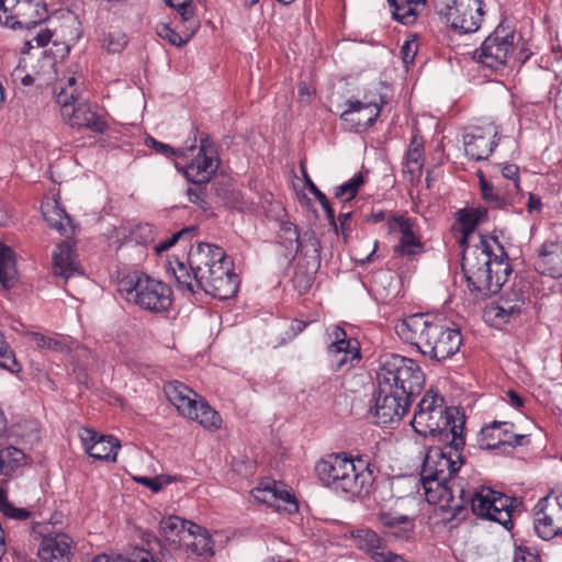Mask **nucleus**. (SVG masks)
Masks as SVG:
<instances>
[{"label": "nucleus", "mask_w": 562, "mask_h": 562, "mask_svg": "<svg viewBox=\"0 0 562 562\" xmlns=\"http://www.w3.org/2000/svg\"><path fill=\"white\" fill-rule=\"evenodd\" d=\"M518 171V167L514 164L506 165L502 169L503 178L507 180L505 189L512 191L516 198L519 194Z\"/></svg>", "instance_id": "864d4df0"}, {"label": "nucleus", "mask_w": 562, "mask_h": 562, "mask_svg": "<svg viewBox=\"0 0 562 562\" xmlns=\"http://www.w3.org/2000/svg\"><path fill=\"white\" fill-rule=\"evenodd\" d=\"M406 160L408 172L413 176H420L424 164V150L408 148Z\"/></svg>", "instance_id": "5fc2aeb1"}, {"label": "nucleus", "mask_w": 562, "mask_h": 562, "mask_svg": "<svg viewBox=\"0 0 562 562\" xmlns=\"http://www.w3.org/2000/svg\"><path fill=\"white\" fill-rule=\"evenodd\" d=\"M184 164L176 162V168L183 172L191 183H209L220 166L217 148L211 137L202 133L200 146L194 151H187Z\"/></svg>", "instance_id": "9d476101"}, {"label": "nucleus", "mask_w": 562, "mask_h": 562, "mask_svg": "<svg viewBox=\"0 0 562 562\" xmlns=\"http://www.w3.org/2000/svg\"><path fill=\"white\" fill-rule=\"evenodd\" d=\"M467 506L470 505L473 514L493 520L509 529L513 526L512 515L518 504L516 498L481 486L473 492L465 488Z\"/></svg>", "instance_id": "1a4fd4ad"}, {"label": "nucleus", "mask_w": 562, "mask_h": 562, "mask_svg": "<svg viewBox=\"0 0 562 562\" xmlns=\"http://www.w3.org/2000/svg\"><path fill=\"white\" fill-rule=\"evenodd\" d=\"M168 271L173 274L180 291H186L190 294H195L199 291L206 293V288L203 284H200L198 277L191 271V269H188L182 261H179L178 259L169 261Z\"/></svg>", "instance_id": "473e14b6"}, {"label": "nucleus", "mask_w": 562, "mask_h": 562, "mask_svg": "<svg viewBox=\"0 0 562 562\" xmlns=\"http://www.w3.org/2000/svg\"><path fill=\"white\" fill-rule=\"evenodd\" d=\"M0 368L9 371L10 373H18L21 371V364L18 362L15 353L4 334L0 330Z\"/></svg>", "instance_id": "c03bdc74"}, {"label": "nucleus", "mask_w": 562, "mask_h": 562, "mask_svg": "<svg viewBox=\"0 0 562 562\" xmlns=\"http://www.w3.org/2000/svg\"><path fill=\"white\" fill-rule=\"evenodd\" d=\"M127 36L120 30H110L104 33L102 47L111 54L121 53L127 45Z\"/></svg>", "instance_id": "de8ad7c7"}, {"label": "nucleus", "mask_w": 562, "mask_h": 562, "mask_svg": "<svg viewBox=\"0 0 562 562\" xmlns=\"http://www.w3.org/2000/svg\"><path fill=\"white\" fill-rule=\"evenodd\" d=\"M352 538L355 546L374 562H408L403 555L390 551L385 540L371 529H358L352 532Z\"/></svg>", "instance_id": "4be33fe9"}, {"label": "nucleus", "mask_w": 562, "mask_h": 562, "mask_svg": "<svg viewBox=\"0 0 562 562\" xmlns=\"http://www.w3.org/2000/svg\"><path fill=\"white\" fill-rule=\"evenodd\" d=\"M498 134L499 128L493 123L469 127L463 135L467 156L477 161L487 159L498 144Z\"/></svg>", "instance_id": "6ab92c4d"}, {"label": "nucleus", "mask_w": 562, "mask_h": 562, "mask_svg": "<svg viewBox=\"0 0 562 562\" xmlns=\"http://www.w3.org/2000/svg\"><path fill=\"white\" fill-rule=\"evenodd\" d=\"M461 267L468 288L476 297L498 292L512 272L504 248L496 239L485 237L463 250Z\"/></svg>", "instance_id": "f03ea898"}, {"label": "nucleus", "mask_w": 562, "mask_h": 562, "mask_svg": "<svg viewBox=\"0 0 562 562\" xmlns=\"http://www.w3.org/2000/svg\"><path fill=\"white\" fill-rule=\"evenodd\" d=\"M199 27H192L191 23H182L180 31H175L169 24L160 23L156 27V33L159 37L167 40L175 46L186 45L190 38L195 34Z\"/></svg>", "instance_id": "58836bf2"}, {"label": "nucleus", "mask_w": 562, "mask_h": 562, "mask_svg": "<svg viewBox=\"0 0 562 562\" xmlns=\"http://www.w3.org/2000/svg\"><path fill=\"white\" fill-rule=\"evenodd\" d=\"M452 438L443 441V448L428 450L423 462L420 477L428 503L438 505L452 518H457L467 509L465 486L468 483L457 476L464 463L462 450L465 445L464 436L456 432V426L450 431Z\"/></svg>", "instance_id": "f257e3e1"}, {"label": "nucleus", "mask_w": 562, "mask_h": 562, "mask_svg": "<svg viewBox=\"0 0 562 562\" xmlns=\"http://www.w3.org/2000/svg\"><path fill=\"white\" fill-rule=\"evenodd\" d=\"M315 472L323 485L351 497L368 495L374 482L368 460L362 457L348 458L345 453H333L321 459Z\"/></svg>", "instance_id": "39448f33"}, {"label": "nucleus", "mask_w": 562, "mask_h": 562, "mask_svg": "<svg viewBox=\"0 0 562 562\" xmlns=\"http://www.w3.org/2000/svg\"><path fill=\"white\" fill-rule=\"evenodd\" d=\"M386 213L384 211H372L371 214L367 217V222L372 224H378L380 222H383L384 220L387 221Z\"/></svg>", "instance_id": "774afa93"}, {"label": "nucleus", "mask_w": 562, "mask_h": 562, "mask_svg": "<svg viewBox=\"0 0 562 562\" xmlns=\"http://www.w3.org/2000/svg\"><path fill=\"white\" fill-rule=\"evenodd\" d=\"M535 530L543 540L562 536V491L538 502L535 507Z\"/></svg>", "instance_id": "f3484780"}, {"label": "nucleus", "mask_w": 562, "mask_h": 562, "mask_svg": "<svg viewBox=\"0 0 562 562\" xmlns=\"http://www.w3.org/2000/svg\"><path fill=\"white\" fill-rule=\"evenodd\" d=\"M395 333L403 341L415 346L424 356L436 361L452 357L462 342L458 328H451L429 314H413L398 321Z\"/></svg>", "instance_id": "7ed1b4c3"}, {"label": "nucleus", "mask_w": 562, "mask_h": 562, "mask_svg": "<svg viewBox=\"0 0 562 562\" xmlns=\"http://www.w3.org/2000/svg\"><path fill=\"white\" fill-rule=\"evenodd\" d=\"M514 40V31L498 25L474 50L473 59L492 70L503 69L513 55Z\"/></svg>", "instance_id": "f8f14e48"}, {"label": "nucleus", "mask_w": 562, "mask_h": 562, "mask_svg": "<svg viewBox=\"0 0 562 562\" xmlns=\"http://www.w3.org/2000/svg\"><path fill=\"white\" fill-rule=\"evenodd\" d=\"M119 562H157L153 554L144 549L137 550L133 553L132 558H125L122 555H117Z\"/></svg>", "instance_id": "680f3d73"}, {"label": "nucleus", "mask_w": 562, "mask_h": 562, "mask_svg": "<svg viewBox=\"0 0 562 562\" xmlns=\"http://www.w3.org/2000/svg\"><path fill=\"white\" fill-rule=\"evenodd\" d=\"M525 304L521 291L512 289L505 291L495 304L490 305L485 315L497 324H505L519 317Z\"/></svg>", "instance_id": "b1692460"}, {"label": "nucleus", "mask_w": 562, "mask_h": 562, "mask_svg": "<svg viewBox=\"0 0 562 562\" xmlns=\"http://www.w3.org/2000/svg\"><path fill=\"white\" fill-rule=\"evenodd\" d=\"M18 281L14 251L0 243V283L10 289Z\"/></svg>", "instance_id": "4c0bfd02"}, {"label": "nucleus", "mask_w": 562, "mask_h": 562, "mask_svg": "<svg viewBox=\"0 0 562 562\" xmlns=\"http://www.w3.org/2000/svg\"><path fill=\"white\" fill-rule=\"evenodd\" d=\"M508 403L515 407L519 408L524 405V398L514 390H508L506 392Z\"/></svg>", "instance_id": "338daca9"}, {"label": "nucleus", "mask_w": 562, "mask_h": 562, "mask_svg": "<svg viewBox=\"0 0 562 562\" xmlns=\"http://www.w3.org/2000/svg\"><path fill=\"white\" fill-rule=\"evenodd\" d=\"M376 385L414 398L424 389L425 374L413 359L389 353L379 359Z\"/></svg>", "instance_id": "6e6552de"}, {"label": "nucleus", "mask_w": 562, "mask_h": 562, "mask_svg": "<svg viewBox=\"0 0 562 562\" xmlns=\"http://www.w3.org/2000/svg\"><path fill=\"white\" fill-rule=\"evenodd\" d=\"M418 52V43L416 38L406 40L401 47L403 63L407 66L412 64Z\"/></svg>", "instance_id": "4d7b16f0"}, {"label": "nucleus", "mask_w": 562, "mask_h": 562, "mask_svg": "<svg viewBox=\"0 0 562 562\" xmlns=\"http://www.w3.org/2000/svg\"><path fill=\"white\" fill-rule=\"evenodd\" d=\"M79 437L85 447V451L93 459L112 462L116 460L117 450L121 445L115 437L111 435H100L89 428H82L79 432Z\"/></svg>", "instance_id": "5701e85b"}, {"label": "nucleus", "mask_w": 562, "mask_h": 562, "mask_svg": "<svg viewBox=\"0 0 562 562\" xmlns=\"http://www.w3.org/2000/svg\"><path fill=\"white\" fill-rule=\"evenodd\" d=\"M515 562H540V557L533 549L518 547L515 551Z\"/></svg>", "instance_id": "052dcab7"}, {"label": "nucleus", "mask_w": 562, "mask_h": 562, "mask_svg": "<svg viewBox=\"0 0 562 562\" xmlns=\"http://www.w3.org/2000/svg\"><path fill=\"white\" fill-rule=\"evenodd\" d=\"M363 183L364 178L362 173L358 172L345 183L336 187L335 196L346 202L350 201L357 195L358 190Z\"/></svg>", "instance_id": "49530a36"}, {"label": "nucleus", "mask_w": 562, "mask_h": 562, "mask_svg": "<svg viewBox=\"0 0 562 562\" xmlns=\"http://www.w3.org/2000/svg\"><path fill=\"white\" fill-rule=\"evenodd\" d=\"M393 16L403 24H409L415 21L416 13L411 4H408L404 7H395Z\"/></svg>", "instance_id": "bf43d9fd"}, {"label": "nucleus", "mask_w": 562, "mask_h": 562, "mask_svg": "<svg viewBox=\"0 0 562 562\" xmlns=\"http://www.w3.org/2000/svg\"><path fill=\"white\" fill-rule=\"evenodd\" d=\"M351 212L340 213L338 215V221L341 229V234L345 235L346 233L351 231Z\"/></svg>", "instance_id": "0e129e2a"}, {"label": "nucleus", "mask_w": 562, "mask_h": 562, "mask_svg": "<svg viewBox=\"0 0 562 562\" xmlns=\"http://www.w3.org/2000/svg\"><path fill=\"white\" fill-rule=\"evenodd\" d=\"M195 231V227H189V228H183L179 232H177L176 234H173L171 237H169L168 239H166L165 241H161L159 245L156 246V251L158 254L169 249L170 247H172L179 239L183 238V237H187V236H192L193 233Z\"/></svg>", "instance_id": "6e6d98bb"}, {"label": "nucleus", "mask_w": 562, "mask_h": 562, "mask_svg": "<svg viewBox=\"0 0 562 562\" xmlns=\"http://www.w3.org/2000/svg\"><path fill=\"white\" fill-rule=\"evenodd\" d=\"M30 341H32L41 350H52L63 352L65 344L55 337L46 336L41 333L31 331L27 334Z\"/></svg>", "instance_id": "8fccbe9b"}, {"label": "nucleus", "mask_w": 562, "mask_h": 562, "mask_svg": "<svg viewBox=\"0 0 562 562\" xmlns=\"http://www.w3.org/2000/svg\"><path fill=\"white\" fill-rule=\"evenodd\" d=\"M52 36L53 34L48 29H42L32 41H34L38 47H44L50 42Z\"/></svg>", "instance_id": "e2e57ef3"}, {"label": "nucleus", "mask_w": 562, "mask_h": 562, "mask_svg": "<svg viewBox=\"0 0 562 562\" xmlns=\"http://www.w3.org/2000/svg\"><path fill=\"white\" fill-rule=\"evenodd\" d=\"M535 268L543 276L562 278V243H543L537 250Z\"/></svg>", "instance_id": "393cba45"}, {"label": "nucleus", "mask_w": 562, "mask_h": 562, "mask_svg": "<svg viewBox=\"0 0 562 562\" xmlns=\"http://www.w3.org/2000/svg\"><path fill=\"white\" fill-rule=\"evenodd\" d=\"M159 529L166 540L175 547L180 548L182 541L191 538L192 530H199V525L182 519L179 516L170 515L160 520Z\"/></svg>", "instance_id": "cd10ccee"}, {"label": "nucleus", "mask_w": 562, "mask_h": 562, "mask_svg": "<svg viewBox=\"0 0 562 562\" xmlns=\"http://www.w3.org/2000/svg\"><path fill=\"white\" fill-rule=\"evenodd\" d=\"M47 18L43 0H0V24L10 29H31Z\"/></svg>", "instance_id": "ddd939ff"}, {"label": "nucleus", "mask_w": 562, "mask_h": 562, "mask_svg": "<svg viewBox=\"0 0 562 562\" xmlns=\"http://www.w3.org/2000/svg\"><path fill=\"white\" fill-rule=\"evenodd\" d=\"M134 480L136 482L140 483L142 485L150 488L155 493L161 491L166 484H169L171 482L170 479H164L161 476H156V477L138 476V477H135Z\"/></svg>", "instance_id": "13d9d810"}, {"label": "nucleus", "mask_w": 562, "mask_h": 562, "mask_svg": "<svg viewBox=\"0 0 562 562\" xmlns=\"http://www.w3.org/2000/svg\"><path fill=\"white\" fill-rule=\"evenodd\" d=\"M283 231L290 234V244H295L296 254L319 259L322 246L313 231L307 229L303 234H299L297 227L292 223H284Z\"/></svg>", "instance_id": "c756f323"}, {"label": "nucleus", "mask_w": 562, "mask_h": 562, "mask_svg": "<svg viewBox=\"0 0 562 562\" xmlns=\"http://www.w3.org/2000/svg\"><path fill=\"white\" fill-rule=\"evenodd\" d=\"M53 273L68 281L74 276H81L80 265L71 244H58L53 251Z\"/></svg>", "instance_id": "bb28decb"}, {"label": "nucleus", "mask_w": 562, "mask_h": 562, "mask_svg": "<svg viewBox=\"0 0 562 562\" xmlns=\"http://www.w3.org/2000/svg\"><path fill=\"white\" fill-rule=\"evenodd\" d=\"M308 189L314 194V196L318 200L322 207L325 211L326 217L331 226H334L335 231L338 232L336 218H335V212L333 207L330 206V203L327 199V196L311 181L308 180Z\"/></svg>", "instance_id": "3c124183"}, {"label": "nucleus", "mask_w": 562, "mask_h": 562, "mask_svg": "<svg viewBox=\"0 0 562 562\" xmlns=\"http://www.w3.org/2000/svg\"><path fill=\"white\" fill-rule=\"evenodd\" d=\"M117 292L126 302L154 314L167 312L172 304L170 286L143 272L120 279Z\"/></svg>", "instance_id": "0eeeda50"}, {"label": "nucleus", "mask_w": 562, "mask_h": 562, "mask_svg": "<svg viewBox=\"0 0 562 562\" xmlns=\"http://www.w3.org/2000/svg\"><path fill=\"white\" fill-rule=\"evenodd\" d=\"M378 519L384 527L394 530L395 537H403L414 528L413 519L406 515H396L390 512H380Z\"/></svg>", "instance_id": "ea45409f"}, {"label": "nucleus", "mask_w": 562, "mask_h": 562, "mask_svg": "<svg viewBox=\"0 0 562 562\" xmlns=\"http://www.w3.org/2000/svg\"><path fill=\"white\" fill-rule=\"evenodd\" d=\"M487 220V210L485 207H469L458 212V222L461 226L462 237L460 245L467 243L468 236L474 232L476 226Z\"/></svg>", "instance_id": "e433bc0d"}, {"label": "nucleus", "mask_w": 562, "mask_h": 562, "mask_svg": "<svg viewBox=\"0 0 562 562\" xmlns=\"http://www.w3.org/2000/svg\"><path fill=\"white\" fill-rule=\"evenodd\" d=\"M56 101L61 106V116L72 127H86L99 134H103L108 130V123L97 112V106L88 102L68 101L67 89L57 93Z\"/></svg>", "instance_id": "2eb2a0df"}, {"label": "nucleus", "mask_w": 562, "mask_h": 562, "mask_svg": "<svg viewBox=\"0 0 562 562\" xmlns=\"http://www.w3.org/2000/svg\"><path fill=\"white\" fill-rule=\"evenodd\" d=\"M192 409V415L187 416L189 419L198 422L204 428L218 429L221 427V416L204 401H198Z\"/></svg>", "instance_id": "a19ab883"}, {"label": "nucleus", "mask_w": 562, "mask_h": 562, "mask_svg": "<svg viewBox=\"0 0 562 562\" xmlns=\"http://www.w3.org/2000/svg\"><path fill=\"white\" fill-rule=\"evenodd\" d=\"M528 442L526 435L515 434L514 424L508 422H492L483 427L477 438L481 449L494 450L502 447L516 448Z\"/></svg>", "instance_id": "aec40b11"}, {"label": "nucleus", "mask_w": 562, "mask_h": 562, "mask_svg": "<svg viewBox=\"0 0 562 562\" xmlns=\"http://www.w3.org/2000/svg\"><path fill=\"white\" fill-rule=\"evenodd\" d=\"M167 3L177 10L181 23H191L192 27H200L193 0H167Z\"/></svg>", "instance_id": "a18cd8bd"}, {"label": "nucleus", "mask_w": 562, "mask_h": 562, "mask_svg": "<svg viewBox=\"0 0 562 562\" xmlns=\"http://www.w3.org/2000/svg\"><path fill=\"white\" fill-rule=\"evenodd\" d=\"M385 103L382 95H379V100L368 99V97H364L363 101L347 100L340 120L349 131H364L375 123Z\"/></svg>", "instance_id": "a211bd4d"}, {"label": "nucleus", "mask_w": 562, "mask_h": 562, "mask_svg": "<svg viewBox=\"0 0 562 562\" xmlns=\"http://www.w3.org/2000/svg\"><path fill=\"white\" fill-rule=\"evenodd\" d=\"M413 397L400 395L392 390H383L378 386L374 404V416L378 424L400 422L412 404Z\"/></svg>", "instance_id": "412c9836"}, {"label": "nucleus", "mask_w": 562, "mask_h": 562, "mask_svg": "<svg viewBox=\"0 0 562 562\" xmlns=\"http://www.w3.org/2000/svg\"><path fill=\"white\" fill-rule=\"evenodd\" d=\"M168 271L173 274L180 291H186L190 294H195L199 291L206 293V288L203 284H200L198 277L191 271V269H188L182 261H179L178 259L169 261Z\"/></svg>", "instance_id": "2f4dec72"}, {"label": "nucleus", "mask_w": 562, "mask_h": 562, "mask_svg": "<svg viewBox=\"0 0 562 562\" xmlns=\"http://www.w3.org/2000/svg\"><path fill=\"white\" fill-rule=\"evenodd\" d=\"M26 464V454L13 446L0 445V475L12 476Z\"/></svg>", "instance_id": "f704fd0d"}, {"label": "nucleus", "mask_w": 562, "mask_h": 562, "mask_svg": "<svg viewBox=\"0 0 562 562\" xmlns=\"http://www.w3.org/2000/svg\"><path fill=\"white\" fill-rule=\"evenodd\" d=\"M8 480L0 481V512L8 518L15 520H26L31 517V512L15 507L8 501V490H7Z\"/></svg>", "instance_id": "79ce46f5"}, {"label": "nucleus", "mask_w": 562, "mask_h": 562, "mask_svg": "<svg viewBox=\"0 0 562 562\" xmlns=\"http://www.w3.org/2000/svg\"><path fill=\"white\" fill-rule=\"evenodd\" d=\"M195 142H196V136H194V138L192 139L190 145H187L186 147H182V148L175 149L171 146H169L168 144H164V143L158 142L151 137L148 139V143H150V146L157 153L165 155L167 157L175 156L177 158L187 157L188 156L187 151H194L195 150Z\"/></svg>", "instance_id": "09e8293b"}, {"label": "nucleus", "mask_w": 562, "mask_h": 562, "mask_svg": "<svg viewBox=\"0 0 562 562\" xmlns=\"http://www.w3.org/2000/svg\"><path fill=\"white\" fill-rule=\"evenodd\" d=\"M214 543L206 529L199 526V530H192L191 538L182 541L183 549L189 557L210 558L214 554Z\"/></svg>", "instance_id": "7c9ffc66"}, {"label": "nucleus", "mask_w": 562, "mask_h": 562, "mask_svg": "<svg viewBox=\"0 0 562 562\" xmlns=\"http://www.w3.org/2000/svg\"><path fill=\"white\" fill-rule=\"evenodd\" d=\"M194 187H190L187 190V194L189 198V201L191 203L196 204L202 210L209 209V203L206 201V184L207 183H193Z\"/></svg>", "instance_id": "603ef678"}, {"label": "nucleus", "mask_w": 562, "mask_h": 562, "mask_svg": "<svg viewBox=\"0 0 562 562\" xmlns=\"http://www.w3.org/2000/svg\"><path fill=\"white\" fill-rule=\"evenodd\" d=\"M76 83H77V78L72 76V77H69L67 79V86L60 88V91L63 89H67V91H68V101H70V102L77 100V94H76L77 89L75 88Z\"/></svg>", "instance_id": "69168bd1"}, {"label": "nucleus", "mask_w": 562, "mask_h": 562, "mask_svg": "<svg viewBox=\"0 0 562 562\" xmlns=\"http://www.w3.org/2000/svg\"><path fill=\"white\" fill-rule=\"evenodd\" d=\"M252 496L258 502L266 503L270 506L279 507L276 502L281 501L282 503L292 505L295 509L297 508L294 496L288 491L278 488L276 482L267 483L265 485L261 484L259 487L252 491Z\"/></svg>", "instance_id": "72a5a7b5"}, {"label": "nucleus", "mask_w": 562, "mask_h": 562, "mask_svg": "<svg viewBox=\"0 0 562 562\" xmlns=\"http://www.w3.org/2000/svg\"><path fill=\"white\" fill-rule=\"evenodd\" d=\"M385 224L389 234L400 235L398 243L394 246L397 256L411 259L424 252L418 225L406 213L391 214Z\"/></svg>", "instance_id": "dca6fc26"}, {"label": "nucleus", "mask_w": 562, "mask_h": 562, "mask_svg": "<svg viewBox=\"0 0 562 562\" xmlns=\"http://www.w3.org/2000/svg\"><path fill=\"white\" fill-rule=\"evenodd\" d=\"M436 12L451 29L468 34L476 32L482 22V0H432Z\"/></svg>", "instance_id": "9b49d317"}, {"label": "nucleus", "mask_w": 562, "mask_h": 562, "mask_svg": "<svg viewBox=\"0 0 562 562\" xmlns=\"http://www.w3.org/2000/svg\"><path fill=\"white\" fill-rule=\"evenodd\" d=\"M42 213L49 225L58 231H65L70 218L66 212L59 207L57 201H49L42 205Z\"/></svg>", "instance_id": "37998d69"}, {"label": "nucleus", "mask_w": 562, "mask_h": 562, "mask_svg": "<svg viewBox=\"0 0 562 562\" xmlns=\"http://www.w3.org/2000/svg\"><path fill=\"white\" fill-rule=\"evenodd\" d=\"M188 262L200 284L206 288V294L228 300L237 293L239 280L233 271V262L217 245L198 244L189 250Z\"/></svg>", "instance_id": "20e7f679"}, {"label": "nucleus", "mask_w": 562, "mask_h": 562, "mask_svg": "<svg viewBox=\"0 0 562 562\" xmlns=\"http://www.w3.org/2000/svg\"><path fill=\"white\" fill-rule=\"evenodd\" d=\"M480 187L482 199L494 207H504L516 201V196L512 191L506 190L505 187L495 188L484 178L482 172H480Z\"/></svg>", "instance_id": "c9c22d12"}, {"label": "nucleus", "mask_w": 562, "mask_h": 562, "mask_svg": "<svg viewBox=\"0 0 562 562\" xmlns=\"http://www.w3.org/2000/svg\"><path fill=\"white\" fill-rule=\"evenodd\" d=\"M164 392L169 402L184 416H191L195 405L198 394L181 382H168L164 386Z\"/></svg>", "instance_id": "c85d7f7f"}, {"label": "nucleus", "mask_w": 562, "mask_h": 562, "mask_svg": "<svg viewBox=\"0 0 562 562\" xmlns=\"http://www.w3.org/2000/svg\"><path fill=\"white\" fill-rule=\"evenodd\" d=\"M326 334L329 338L326 351L330 368L335 372H347L355 368L361 360L358 340L348 338L346 330L338 325L328 327Z\"/></svg>", "instance_id": "4468645a"}, {"label": "nucleus", "mask_w": 562, "mask_h": 562, "mask_svg": "<svg viewBox=\"0 0 562 562\" xmlns=\"http://www.w3.org/2000/svg\"><path fill=\"white\" fill-rule=\"evenodd\" d=\"M71 542L65 533L46 536L41 541L37 557L42 562H70Z\"/></svg>", "instance_id": "a878e982"}, {"label": "nucleus", "mask_w": 562, "mask_h": 562, "mask_svg": "<svg viewBox=\"0 0 562 562\" xmlns=\"http://www.w3.org/2000/svg\"><path fill=\"white\" fill-rule=\"evenodd\" d=\"M414 430L424 437H438L440 441L452 438V427L456 432L463 436L464 417L454 408L445 406V400L438 393L429 390L417 405L412 420Z\"/></svg>", "instance_id": "423d86ee"}]
</instances>
